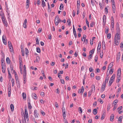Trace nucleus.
<instances>
[{
	"mask_svg": "<svg viewBox=\"0 0 123 123\" xmlns=\"http://www.w3.org/2000/svg\"><path fill=\"white\" fill-rule=\"evenodd\" d=\"M113 82V81L110 80V81H109V86H110L111 85Z\"/></svg>",
	"mask_w": 123,
	"mask_h": 123,
	"instance_id": "8fccbe9b",
	"label": "nucleus"
},
{
	"mask_svg": "<svg viewBox=\"0 0 123 123\" xmlns=\"http://www.w3.org/2000/svg\"><path fill=\"white\" fill-rule=\"evenodd\" d=\"M30 3V0H27L26 3V9H28L29 6V4Z\"/></svg>",
	"mask_w": 123,
	"mask_h": 123,
	"instance_id": "f8f14e48",
	"label": "nucleus"
},
{
	"mask_svg": "<svg viewBox=\"0 0 123 123\" xmlns=\"http://www.w3.org/2000/svg\"><path fill=\"white\" fill-rule=\"evenodd\" d=\"M105 87L104 86H102L101 88V91L102 90V91H104L105 89Z\"/></svg>",
	"mask_w": 123,
	"mask_h": 123,
	"instance_id": "0e129e2a",
	"label": "nucleus"
},
{
	"mask_svg": "<svg viewBox=\"0 0 123 123\" xmlns=\"http://www.w3.org/2000/svg\"><path fill=\"white\" fill-rule=\"evenodd\" d=\"M6 37L5 36L3 35L2 37V39L3 43L5 45L7 44V42L6 40Z\"/></svg>",
	"mask_w": 123,
	"mask_h": 123,
	"instance_id": "0eeeda50",
	"label": "nucleus"
},
{
	"mask_svg": "<svg viewBox=\"0 0 123 123\" xmlns=\"http://www.w3.org/2000/svg\"><path fill=\"white\" fill-rule=\"evenodd\" d=\"M93 112L94 114L96 115L97 113V110L96 109H94L93 110Z\"/></svg>",
	"mask_w": 123,
	"mask_h": 123,
	"instance_id": "6ab92c4d",
	"label": "nucleus"
},
{
	"mask_svg": "<svg viewBox=\"0 0 123 123\" xmlns=\"http://www.w3.org/2000/svg\"><path fill=\"white\" fill-rule=\"evenodd\" d=\"M1 65L2 67H5V64L4 62L1 63Z\"/></svg>",
	"mask_w": 123,
	"mask_h": 123,
	"instance_id": "bf43d9fd",
	"label": "nucleus"
},
{
	"mask_svg": "<svg viewBox=\"0 0 123 123\" xmlns=\"http://www.w3.org/2000/svg\"><path fill=\"white\" fill-rule=\"evenodd\" d=\"M25 53L26 55H27V54L28 53V49L26 48H25Z\"/></svg>",
	"mask_w": 123,
	"mask_h": 123,
	"instance_id": "09e8293b",
	"label": "nucleus"
},
{
	"mask_svg": "<svg viewBox=\"0 0 123 123\" xmlns=\"http://www.w3.org/2000/svg\"><path fill=\"white\" fill-rule=\"evenodd\" d=\"M120 30L119 27H118L117 29V33L116 36H117L118 39L119 38V37H120Z\"/></svg>",
	"mask_w": 123,
	"mask_h": 123,
	"instance_id": "39448f33",
	"label": "nucleus"
},
{
	"mask_svg": "<svg viewBox=\"0 0 123 123\" xmlns=\"http://www.w3.org/2000/svg\"><path fill=\"white\" fill-rule=\"evenodd\" d=\"M48 12H50L51 11V10L50 9V7L49 3L48 2Z\"/></svg>",
	"mask_w": 123,
	"mask_h": 123,
	"instance_id": "2f4dec72",
	"label": "nucleus"
},
{
	"mask_svg": "<svg viewBox=\"0 0 123 123\" xmlns=\"http://www.w3.org/2000/svg\"><path fill=\"white\" fill-rule=\"evenodd\" d=\"M23 80H26V75L25 74H23Z\"/></svg>",
	"mask_w": 123,
	"mask_h": 123,
	"instance_id": "4d7b16f0",
	"label": "nucleus"
},
{
	"mask_svg": "<svg viewBox=\"0 0 123 123\" xmlns=\"http://www.w3.org/2000/svg\"><path fill=\"white\" fill-rule=\"evenodd\" d=\"M80 5V0H78L77 1V8L78 9H79V6Z\"/></svg>",
	"mask_w": 123,
	"mask_h": 123,
	"instance_id": "f3484780",
	"label": "nucleus"
},
{
	"mask_svg": "<svg viewBox=\"0 0 123 123\" xmlns=\"http://www.w3.org/2000/svg\"><path fill=\"white\" fill-rule=\"evenodd\" d=\"M89 71L90 72H92L94 71V70H93L92 67H90L89 68Z\"/></svg>",
	"mask_w": 123,
	"mask_h": 123,
	"instance_id": "a18cd8bd",
	"label": "nucleus"
},
{
	"mask_svg": "<svg viewBox=\"0 0 123 123\" xmlns=\"http://www.w3.org/2000/svg\"><path fill=\"white\" fill-rule=\"evenodd\" d=\"M15 77L16 80L18 81V75L16 74H15Z\"/></svg>",
	"mask_w": 123,
	"mask_h": 123,
	"instance_id": "ea45409f",
	"label": "nucleus"
},
{
	"mask_svg": "<svg viewBox=\"0 0 123 123\" xmlns=\"http://www.w3.org/2000/svg\"><path fill=\"white\" fill-rule=\"evenodd\" d=\"M91 91L94 92L95 90V88L94 85H92L91 86Z\"/></svg>",
	"mask_w": 123,
	"mask_h": 123,
	"instance_id": "dca6fc26",
	"label": "nucleus"
},
{
	"mask_svg": "<svg viewBox=\"0 0 123 123\" xmlns=\"http://www.w3.org/2000/svg\"><path fill=\"white\" fill-rule=\"evenodd\" d=\"M94 50L95 49H94L90 51V52L91 53V54L92 55L94 53Z\"/></svg>",
	"mask_w": 123,
	"mask_h": 123,
	"instance_id": "603ef678",
	"label": "nucleus"
},
{
	"mask_svg": "<svg viewBox=\"0 0 123 123\" xmlns=\"http://www.w3.org/2000/svg\"><path fill=\"white\" fill-rule=\"evenodd\" d=\"M24 117H25L26 118L27 121V122H28L29 120L27 110L26 109H25V114H24Z\"/></svg>",
	"mask_w": 123,
	"mask_h": 123,
	"instance_id": "20e7f679",
	"label": "nucleus"
},
{
	"mask_svg": "<svg viewBox=\"0 0 123 123\" xmlns=\"http://www.w3.org/2000/svg\"><path fill=\"white\" fill-rule=\"evenodd\" d=\"M101 47V43L100 42L98 44V45L97 47V52H99L100 51V49Z\"/></svg>",
	"mask_w": 123,
	"mask_h": 123,
	"instance_id": "1a4fd4ad",
	"label": "nucleus"
},
{
	"mask_svg": "<svg viewBox=\"0 0 123 123\" xmlns=\"http://www.w3.org/2000/svg\"><path fill=\"white\" fill-rule=\"evenodd\" d=\"M114 116L113 114H112L111 115L110 118V120L111 121H113V120L114 118Z\"/></svg>",
	"mask_w": 123,
	"mask_h": 123,
	"instance_id": "aec40b11",
	"label": "nucleus"
},
{
	"mask_svg": "<svg viewBox=\"0 0 123 123\" xmlns=\"http://www.w3.org/2000/svg\"><path fill=\"white\" fill-rule=\"evenodd\" d=\"M92 56V54L90 55L88 57V59L89 60H90L91 59Z\"/></svg>",
	"mask_w": 123,
	"mask_h": 123,
	"instance_id": "37998d69",
	"label": "nucleus"
},
{
	"mask_svg": "<svg viewBox=\"0 0 123 123\" xmlns=\"http://www.w3.org/2000/svg\"><path fill=\"white\" fill-rule=\"evenodd\" d=\"M22 96L23 99H25L26 98V95L25 93L23 92L22 93Z\"/></svg>",
	"mask_w": 123,
	"mask_h": 123,
	"instance_id": "b1692460",
	"label": "nucleus"
},
{
	"mask_svg": "<svg viewBox=\"0 0 123 123\" xmlns=\"http://www.w3.org/2000/svg\"><path fill=\"white\" fill-rule=\"evenodd\" d=\"M36 50L37 52L40 53L41 52L40 49V48L39 47H37L36 48Z\"/></svg>",
	"mask_w": 123,
	"mask_h": 123,
	"instance_id": "7c9ffc66",
	"label": "nucleus"
},
{
	"mask_svg": "<svg viewBox=\"0 0 123 123\" xmlns=\"http://www.w3.org/2000/svg\"><path fill=\"white\" fill-rule=\"evenodd\" d=\"M102 48L104 50H105V42L104 40H103L102 41Z\"/></svg>",
	"mask_w": 123,
	"mask_h": 123,
	"instance_id": "2eb2a0df",
	"label": "nucleus"
},
{
	"mask_svg": "<svg viewBox=\"0 0 123 123\" xmlns=\"http://www.w3.org/2000/svg\"><path fill=\"white\" fill-rule=\"evenodd\" d=\"M96 79L97 80H99L101 78L99 76H97L96 77Z\"/></svg>",
	"mask_w": 123,
	"mask_h": 123,
	"instance_id": "3c124183",
	"label": "nucleus"
},
{
	"mask_svg": "<svg viewBox=\"0 0 123 123\" xmlns=\"http://www.w3.org/2000/svg\"><path fill=\"white\" fill-rule=\"evenodd\" d=\"M122 118L123 117L122 116H120L118 119V121H119L121 122H122Z\"/></svg>",
	"mask_w": 123,
	"mask_h": 123,
	"instance_id": "58836bf2",
	"label": "nucleus"
},
{
	"mask_svg": "<svg viewBox=\"0 0 123 123\" xmlns=\"http://www.w3.org/2000/svg\"><path fill=\"white\" fill-rule=\"evenodd\" d=\"M94 23L93 22H92L90 25V26L91 27H92L94 26Z\"/></svg>",
	"mask_w": 123,
	"mask_h": 123,
	"instance_id": "774afa93",
	"label": "nucleus"
},
{
	"mask_svg": "<svg viewBox=\"0 0 123 123\" xmlns=\"http://www.w3.org/2000/svg\"><path fill=\"white\" fill-rule=\"evenodd\" d=\"M78 111L80 113H81L82 112V109L81 107H79V108Z\"/></svg>",
	"mask_w": 123,
	"mask_h": 123,
	"instance_id": "f704fd0d",
	"label": "nucleus"
},
{
	"mask_svg": "<svg viewBox=\"0 0 123 123\" xmlns=\"http://www.w3.org/2000/svg\"><path fill=\"white\" fill-rule=\"evenodd\" d=\"M105 116V113H103L101 117V120L103 119L104 118Z\"/></svg>",
	"mask_w": 123,
	"mask_h": 123,
	"instance_id": "c85d7f7f",
	"label": "nucleus"
},
{
	"mask_svg": "<svg viewBox=\"0 0 123 123\" xmlns=\"http://www.w3.org/2000/svg\"><path fill=\"white\" fill-rule=\"evenodd\" d=\"M34 116L36 118H38V114L37 113V110H34Z\"/></svg>",
	"mask_w": 123,
	"mask_h": 123,
	"instance_id": "9d476101",
	"label": "nucleus"
},
{
	"mask_svg": "<svg viewBox=\"0 0 123 123\" xmlns=\"http://www.w3.org/2000/svg\"><path fill=\"white\" fill-rule=\"evenodd\" d=\"M10 108L11 111H13L14 110V106L12 104H11V105Z\"/></svg>",
	"mask_w": 123,
	"mask_h": 123,
	"instance_id": "bb28decb",
	"label": "nucleus"
},
{
	"mask_svg": "<svg viewBox=\"0 0 123 123\" xmlns=\"http://www.w3.org/2000/svg\"><path fill=\"white\" fill-rule=\"evenodd\" d=\"M6 63H7L10 64V60L9 58L8 57H7L6 59Z\"/></svg>",
	"mask_w": 123,
	"mask_h": 123,
	"instance_id": "a878e982",
	"label": "nucleus"
},
{
	"mask_svg": "<svg viewBox=\"0 0 123 123\" xmlns=\"http://www.w3.org/2000/svg\"><path fill=\"white\" fill-rule=\"evenodd\" d=\"M93 39H92V40H91L90 41V43L91 45H92L93 44Z\"/></svg>",
	"mask_w": 123,
	"mask_h": 123,
	"instance_id": "052dcab7",
	"label": "nucleus"
},
{
	"mask_svg": "<svg viewBox=\"0 0 123 123\" xmlns=\"http://www.w3.org/2000/svg\"><path fill=\"white\" fill-rule=\"evenodd\" d=\"M98 59V56L97 55H95V62H96L97 61Z\"/></svg>",
	"mask_w": 123,
	"mask_h": 123,
	"instance_id": "de8ad7c7",
	"label": "nucleus"
},
{
	"mask_svg": "<svg viewBox=\"0 0 123 123\" xmlns=\"http://www.w3.org/2000/svg\"><path fill=\"white\" fill-rule=\"evenodd\" d=\"M111 106V104H109L108 105L107 108V111H108L110 110V108Z\"/></svg>",
	"mask_w": 123,
	"mask_h": 123,
	"instance_id": "a19ab883",
	"label": "nucleus"
},
{
	"mask_svg": "<svg viewBox=\"0 0 123 123\" xmlns=\"http://www.w3.org/2000/svg\"><path fill=\"white\" fill-rule=\"evenodd\" d=\"M11 91H8V96L9 97H10L11 95Z\"/></svg>",
	"mask_w": 123,
	"mask_h": 123,
	"instance_id": "338daca9",
	"label": "nucleus"
},
{
	"mask_svg": "<svg viewBox=\"0 0 123 123\" xmlns=\"http://www.w3.org/2000/svg\"><path fill=\"white\" fill-rule=\"evenodd\" d=\"M92 92V91H89L88 92V97H90L91 96Z\"/></svg>",
	"mask_w": 123,
	"mask_h": 123,
	"instance_id": "49530a36",
	"label": "nucleus"
},
{
	"mask_svg": "<svg viewBox=\"0 0 123 123\" xmlns=\"http://www.w3.org/2000/svg\"><path fill=\"white\" fill-rule=\"evenodd\" d=\"M40 59V58L39 57L37 56L36 57V59L34 61V62H38L39 61Z\"/></svg>",
	"mask_w": 123,
	"mask_h": 123,
	"instance_id": "ddd939ff",
	"label": "nucleus"
},
{
	"mask_svg": "<svg viewBox=\"0 0 123 123\" xmlns=\"http://www.w3.org/2000/svg\"><path fill=\"white\" fill-rule=\"evenodd\" d=\"M115 74H113L110 78V80L113 81L114 80V79L115 77Z\"/></svg>",
	"mask_w": 123,
	"mask_h": 123,
	"instance_id": "4468645a",
	"label": "nucleus"
},
{
	"mask_svg": "<svg viewBox=\"0 0 123 123\" xmlns=\"http://www.w3.org/2000/svg\"><path fill=\"white\" fill-rule=\"evenodd\" d=\"M21 52L22 53V55L23 56L24 55V49H21Z\"/></svg>",
	"mask_w": 123,
	"mask_h": 123,
	"instance_id": "6e6d98bb",
	"label": "nucleus"
},
{
	"mask_svg": "<svg viewBox=\"0 0 123 123\" xmlns=\"http://www.w3.org/2000/svg\"><path fill=\"white\" fill-rule=\"evenodd\" d=\"M64 7L63 4L62 3L61 4V5L60 6V10H62L63 9V8Z\"/></svg>",
	"mask_w": 123,
	"mask_h": 123,
	"instance_id": "4c0bfd02",
	"label": "nucleus"
},
{
	"mask_svg": "<svg viewBox=\"0 0 123 123\" xmlns=\"http://www.w3.org/2000/svg\"><path fill=\"white\" fill-rule=\"evenodd\" d=\"M61 82L62 83L64 84L65 83V82L64 80L63 79H61L60 80Z\"/></svg>",
	"mask_w": 123,
	"mask_h": 123,
	"instance_id": "13d9d810",
	"label": "nucleus"
},
{
	"mask_svg": "<svg viewBox=\"0 0 123 123\" xmlns=\"http://www.w3.org/2000/svg\"><path fill=\"white\" fill-rule=\"evenodd\" d=\"M109 79V77H106L105 82L107 83Z\"/></svg>",
	"mask_w": 123,
	"mask_h": 123,
	"instance_id": "e433bc0d",
	"label": "nucleus"
},
{
	"mask_svg": "<svg viewBox=\"0 0 123 123\" xmlns=\"http://www.w3.org/2000/svg\"><path fill=\"white\" fill-rule=\"evenodd\" d=\"M32 97L35 99H36L37 98V95L35 93L32 94Z\"/></svg>",
	"mask_w": 123,
	"mask_h": 123,
	"instance_id": "412c9836",
	"label": "nucleus"
},
{
	"mask_svg": "<svg viewBox=\"0 0 123 123\" xmlns=\"http://www.w3.org/2000/svg\"><path fill=\"white\" fill-rule=\"evenodd\" d=\"M117 60H118L120 59V52H119L118 54H117Z\"/></svg>",
	"mask_w": 123,
	"mask_h": 123,
	"instance_id": "a211bd4d",
	"label": "nucleus"
},
{
	"mask_svg": "<svg viewBox=\"0 0 123 123\" xmlns=\"http://www.w3.org/2000/svg\"><path fill=\"white\" fill-rule=\"evenodd\" d=\"M16 84L17 85V87H18L20 88V84H19V81L18 80L17 81L16 80Z\"/></svg>",
	"mask_w": 123,
	"mask_h": 123,
	"instance_id": "cd10ccee",
	"label": "nucleus"
},
{
	"mask_svg": "<svg viewBox=\"0 0 123 123\" xmlns=\"http://www.w3.org/2000/svg\"><path fill=\"white\" fill-rule=\"evenodd\" d=\"M121 69L120 68H119L118 69L117 73V79H118V78H120L121 76Z\"/></svg>",
	"mask_w": 123,
	"mask_h": 123,
	"instance_id": "423d86ee",
	"label": "nucleus"
},
{
	"mask_svg": "<svg viewBox=\"0 0 123 123\" xmlns=\"http://www.w3.org/2000/svg\"><path fill=\"white\" fill-rule=\"evenodd\" d=\"M111 37V35L110 34H108L107 35V38L108 39H110Z\"/></svg>",
	"mask_w": 123,
	"mask_h": 123,
	"instance_id": "c03bdc74",
	"label": "nucleus"
},
{
	"mask_svg": "<svg viewBox=\"0 0 123 123\" xmlns=\"http://www.w3.org/2000/svg\"><path fill=\"white\" fill-rule=\"evenodd\" d=\"M120 37H119V38L118 39V36H115V44L116 45H118L119 43V42L120 39Z\"/></svg>",
	"mask_w": 123,
	"mask_h": 123,
	"instance_id": "7ed1b4c3",
	"label": "nucleus"
},
{
	"mask_svg": "<svg viewBox=\"0 0 123 123\" xmlns=\"http://www.w3.org/2000/svg\"><path fill=\"white\" fill-rule=\"evenodd\" d=\"M73 31L74 36L77 35L76 31L75 29L74 25H73Z\"/></svg>",
	"mask_w": 123,
	"mask_h": 123,
	"instance_id": "5701e85b",
	"label": "nucleus"
},
{
	"mask_svg": "<svg viewBox=\"0 0 123 123\" xmlns=\"http://www.w3.org/2000/svg\"><path fill=\"white\" fill-rule=\"evenodd\" d=\"M61 20L59 18V16L57 15L55 18V25L56 26L58 25L59 22H60Z\"/></svg>",
	"mask_w": 123,
	"mask_h": 123,
	"instance_id": "f03ea898",
	"label": "nucleus"
},
{
	"mask_svg": "<svg viewBox=\"0 0 123 123\" xmlns=\"http://www.w3.org/2000/svg\"><path fill=\"white\" fill-rule=\"evenodd\" d=\"M2 71L3 73H5V67H2Z\"/></svg>",
	"mask_w": 123,
	"mask_h": 123,
	"instance_id": "72a5a7b5",
	"label": "nucleus"
},
{
	"mask_svg": "<svg viewBox=\"0 0 123 123\" xmlns=\"http://www.w3.org/2000/svg\"><path fill=\"white\" fill-rule=\"evenodd\" d=\"M24 117V118L22 119L23 123H25L26 120H27V118L26 117Z\"/></svg>",
	"mask_w": 123,
	"mask_h": 123,
	"instance_id": "473e14b6",
	"label": "nucleus"
},
{
	"mask_svg": "<svg viewBox=\"0 0 123 123\" xmlns=\"http://www.w3.org/2000/svg\"><path fill=\"white\" fill-rule=\"evenodd\" d=\"M113 62H112L108 66V68H111L113 66Z\"/></svg>",
	"mask_w": 123,
	"mask_h": 123,
	"instance_id": "c756f323",
	"label": "nucleus"
},
{
	"mask_svg": "<svg viewBox=\"0 0 123 123\" xmlns=\"http://www.w3.org/2000/svg\"><path fill=\"white\" fill-rule=\"evenodd\" d=\"M27 23V20L26 19H25L24 20L23 24V27L25 28H26L27 27H26V23Z\"/></svg>",
	"mask_w": 123,
	"mask_h": 123,
	"instance_id": "9b49d317",
	"label": "nucleus"
},
{
	"mask_svg": "<svg viewBox=\"0 0 123 123\" xmlns=\"http://www.w3.org/2000/svg\"><path fill=\"white\" fill-rule=\"evenodd\" d=\"M55 107L57 108H59V106L58 105L57 103V102H56L55 103Z\"/></svg>",
	"mask_w": 123,
	"mask_h": 123,
	"instance_id": "5fc2aeb1",
	"label": "nucleus"
},
{
	"mask_svg": "<svg viewBox=\"0 0 123 123\" xmlns=\"http://www.w3.org/2000/svg\"><path fill=\"white\" fill-rule=\"evenodd\" d=\"M11 82H12V86H13L14 85V83H15V80H14V79H12V81H11Z\"/></svg>",
	"mask_w": 123,
	"mask_h": 123,
	"instance_id": "c9c22d12",
	"label": "nucleus"
},
{
	"mask_svg": "<svg viewBox=\"0 0 123 123\" xmlns=\"http://www.w3.org/2000/svg\"><path fill=\"white\" fill-rule=\"evenodd\" d=\"M31 69H32V70H36L37 69V68H34L33 66H31Z\"/></svg>",
	"mask_w": 123,
	"mask_h": 123,
	"instance_id": "69168bd1",
	"label": "nucleus"
},
{
	"mask_svg": "<svg viewBox=\"0 0 123 123\" xmlns=\"http://www.w3.org/2000/svg\"><path fill=\"white\" fill-rule=\"evenodd\" d=\"M28 107L29 109H31L32 107L31 104L30 102H29L28 103Z\"/></svg>",
	"mask_w": 123,
	"mask_h": 123,
	"instance_id": "393cba45",
	"label": "nucleus"
},
{
	"mask_svg": "<svg viewBox=\"0 0 123 123\" xmlns=\"http://www.w3.org/2000/svg\"><path fill=\"white\" fill-rule=\"evenodd\" d=\"M0 14L1 18L4 26L6 27H7L8 26V23L4 13L2 12V13H0Z\"/></svg>",
	"mask_w": 123,
	"mask_h": 123,
	"instance_id": "f257e3e1",
	"label": "nucleus"
},
{
	"mask_svg": "<svg viewBox=\"0 0 123 123\" xmlns=\"http://www.w3.org/2000/svg\"><path fill=\"white\" fill-rule=\"evenodd\" d=\"M9 48L10 51L12 52L13 51V50L12 46H11L10 47H9Z\"/></svg>",
	"mask_w": 123,
	"mask_h": 123,
	"instance_id": "79ce46f5",
	"label": "nucleus"
},
{
	"mask_svg": "<svg viewBox=\"0 0 123 123\" xmlns=\"http://www.w3.org/2000/svg\"><path fill=\"white\" fill-rule=\"evenodd\" d=\"M113 72V69H111L109 71V73L111 74H112Z\"/></svg>",
	"mask_w": 123,
	"mask_h": 123,
	"instance_id": "e2e57ef3",
	"label": "nucleus"
},
{
	"mask_svg": "<svg viewBox=\"0 0 123 123\" xmlns=\"http://www.w3.org/2000/svg\"><path fill=\"white\" fill-rule=\"evenodd\" d=\"M103 25H105L106 22V16L105 15H103Z\"/></svg>",
	"mask_w": 123,
	"mask_h": 123,
	"instance_id": "6e6552de",
	"label": "nucleus"
},
{
	"mask_svg": "<svg viewBox=\"0 0 123 123\" xmlns=\"http://www.w3.org/2000/svg\"><path fill=\"white\" fill-rule=\"evenodd\" d=\"M42 6L44 7V6H45L46 4H45V3L44 2V0H42Z\"/></svg>",
	"mask_w": 123,
	"mask_h": 123,
	"instance_id": "4be33fe9",
	"label": "nucleus"
},
{
	"mask_svg": "<svg viewBox=\"0 0 123 123\" xmlns=\"http://www.w3.org/2000/svg\"><path fill=\"white\" fill-rule=\"evenodd\" d=\"M8 44L9 47L12 46V45L10 41H8Z\"/></svg>",
	"mask_w": 123,
	"mask_h": 123,
	"instance_id": "864d4df0",
	"label": "nucleus"
},
{
	"mask_svg": "<svg viewBox=\"0 0 123 123\" xmlns=\"http://www.w3.org/2000/svg\"><path fill=\"white\" fill-rule=\"evenodd\" d=\"M86 36L85 35H84L83 36V39H84V42H85L86 40Z\"/></svg>",
	"mask_w": 123,
	"mask_h": 123,
	"instance_id": "680f3d73",
	"label": "nucleus"
}]
</instances>
